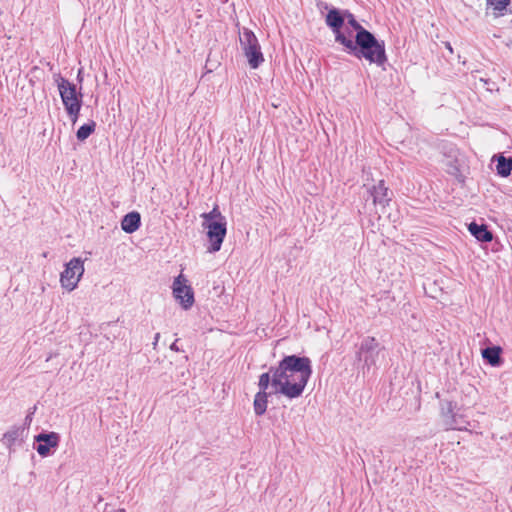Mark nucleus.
<instances>
[{
	"instance_id": "7ed1b4c3",
	"label": "nucleus",
	"mask_w": 512,
	"mask_h": 512,
	"mask_svg": "<svg viewBox=\"0 0 512 512\" xmlns=\"http://www.w3.org/2000/svg\"><path fill=\"white\" fill-rule=\"evenodd\" d=\"M382 350H384V347L380 345L375 337L366 336L361 340L357 346L356 359L362 362L364 372L376 368Z\"/></svg>"
},
{
	"instance_id": "39448f33",
	"label": "nucleus",
	"mask_w": 512,
	"mask_h": 512,
	"mask_svg": "<svg viewBox=\"0 0 512 512\" xmlns=\"http://www.w3.org/2000/svg\"><path fill=\"white\" fill-rule=\"evenodd\" d=\"M325 23L333 32L335 42L339 43L340 45H342L345 40L352 34V31H350L348 27L343 30V26L345 24L344 11H341L335 7L329 9L325 17Z\"/></svg>"
},
{
	"instance_id": "a211bd4d",
	"label": "nucleus",
	"mask_w": 512,
	"mask_h": 512,
	"mask_svg": "<svg viewBox=\"0 0 512 512\" xmlns=\"http://www.w3.org/2000/svg\"><path fill=\"white\" fill-rule=\"evenodd\" d=\"M497 174L501 177H508L512 173V157L500 155L497 158L496 165Z\"/></svg>"
},
{
	"instance_id": "4be33fe9",
	"label": "nucleus",
	"mask_w": 512,
	"mask_h": 512,
	"mask_svg": "<svg viewBox=\"0 0 512 512\" xmlns=\"http://www.w3.org/2000/svg\"><path fill=\"white\" fill-rule=\"evenodd\" d=\"M201 217L203 218V224H206L212 221L220 220V218L224 216L221 214L218 206H215L210 212L203 213Z\"/></svg>"
},
{
	"instance_id": "6e6552de",
	"label": "nucleus",
	"mask_w": 512,
	"mask_h": 512,
	"mask_svg": "<svg viewBox=\"0 0 512 512\" xmlns=\"http://www.w3.org/2000/svg\"><path fill=\"white\" fill-rule=\"evenodd\" d=\"M54 80L64 107L69 106L71 103L83 104V95L81 92H77L75 84L69 82L60 73L54 74Z\"/></svg>"
},
{
	"instance_id": "f257e3e1",
	"label": "nucleus",
	"mask_w": 512,
	"mask_h": 512,
	"mask_svg": "<svg viewBox=\"0 0 512 512\" xmlns=\"http://www.w3.org/2000/svg\"><path fill=\"white\" fill-rule=\"evenodd\" d=\"M272 386L275 392L289 399L300 397L312 375L310 358L299 355H287L278 366H271Z\"/></svg>"
},
{
	"instance_id": "f03ea898",
	"label": "nucleus",
	"mask_w": 512,
	"mask_h": 512,
	"mask_svg": "<svg viewBox=\"0 0 512 512\" xmlns=\"http://www.w3.org/2000/svg\"><path fill=\"white\" fill-rule=\"evenodd\" d=\"M342 46L343 51L347 54L357 59H365L370 64H376L379 67H383L388 61L384 41L378 40L368 30L355 34L354 39L352 35L349 36Z\"/></svg>"
},
{
	"instance_id": "20e7f679",
	"label": "nucleus",
	"mask_w": 512,
	"mask_h": 512,
	"mask_svg": "<svg viewBox=\"0 0 512 512\" xmlns=\"http://www.w3.org/2000/svg\"><path fill=\"white\" fill-rule=\"evenodd\" d=\"M239 41L250 68L257 69L264 62L258 38L252 30L243 28L239 32Z\"/></svg>"
},
{
	"instance_id": "bb28decb",
	"label": "nucleus",
	"mask_w": 512,
	"mask_h": 512,
	"mask_svg": "<svg viewBox=\"0 0 512 512\" xmlns=\"http://www.w3.org/2000/svg\"><path fill=\"white\" fill-rule=\"evenodd\" d=\"M177 342H178V339H176L171 345H170V349L174 352H179L180 351V348L178 347L177 345Z\"/></svg>"
},
{
	"instance_id": "393cba45",
	"label": "nucleus",
	"mask_w": 512,
	"mask_h": 512,
	"mask_svg": "<svg viewBox=\"0 0 512 512\" xmlns=\"http://www.w3.org/2000/svg\"><path fill=\"white\" fill-rule=\"evenodd\" d=\"M36 411V406H34L29 412L28 414L26 415L25 419H24V423L23 425H21L20 427H26V431L29 429L30 425H31V422H32V418H33V415Z\"/></svg>"
},
{
	"instance_id": "4468645a",
	"label": "nucleus",
	"mask_w": 512,
	"mask_h": 512,
	"mask_svg": "<svg viewBox=\"0 0 512 512\" xmlns=\"http://www.w3.org/2000/svg\"><path fill=\"white\" fill-rule=\"evenodd\" d=\"M140 225L141 216L137 211L129 212L121 220V229L127 234H132L137 231Z\"/></svg>"
},
{
	"instance_id": "aec40b11",
	"label": "nucleus",
	"mask_w": 512,
	"mask_h": 512,
	"mask_svg": "<svg viewBox=\"0 0 512 512\" xmlns=\"http://www.w3.org/2000/svg\"><path fill=\"white\" fill-rule=\"evenodd\" d=\"M345 19H347V24L350 26L355 34H360V31L364 32L367 29L364 28L355 18V16L350 13L348 10H344Z\"/></svg>"
},
{
	"instance_id": "ddd939ff",
	"label": "nucleus",
	"mask_w": 512,
	"mask_h": 512,
	"mask_svg": "<svg viewBox=\"0 0 512 512\" xmlns=\"http://www.w3.org/2000/svg\"><path fill=\"white\" fill-rule=\"evenodd\" d=\"M455 407L456 405L451 401L441 402V415L444 418L447 429H461L456 421Z\"/></svg>"
},
{
	"instance_id": "c85d7f7f",
	"label": "nucleus",
	"mask_w": 512,
	"mask_h": 512,
	"mask_svg": "<svg viewBox=\"0 0 512 512\" xmlns=\"http://www.w3.org/2000/svg\"><path fill=\"white\" fill-rule=\"evenodd\" d=\"M447 49H450L452 51V48L449 43L447 44Z\"/></svg>"
},
{
	"instance_id": "dca6fc26",
	"label": "nucleus",
	"mask_w": 512,
	"mask_h": 512,
	"mask_svg": "<svg viewBox=\"0 0 512 512\" xmlns=\"http://www.w3.org/2000/svg\"><path fill=\"white\" fill-rule=\"evenodd\" d=\"M501 353L500 346L486 347L482 350V357L491 366L498 367L502 363Z\"/></svg>"
},
{
	"instance_id": "6ab92c4d",
	"label": "nucleus",
	"mask_w": 512,
	"mask_h": 512,
	"mask_svg": "<svg viewBox=\"0 0 512 512\" xmlns=\"http://www.w3.org/2000/svg\"><path fill=\"white\" fill-rule=\"evenodd\" d=\"M96 128V123L94 121H90L89 123H85L80 126L76 132V137L79 141L86 140Z\"/></svg>"
},
{
	"instance_id": "5701e85b",
	"label": "nucleus",
	"mask_w": 512,
	"mask_h": 512,
	"mask_svg": "<svg viewBox=\"0 0 512 512\" xmlns=\"http://www.w3.org/2000/svg\"><path fill=\"white\" fill-rule=\"evenodd\" d=\"M81 107H82V104H76V103H71V104H69V106L67 105V107H65V110L73 124L78 120Z\"/></svg>"
},
{
	"instance_id": "b1692460",
	"label": "nucleus",
	"mask_w": 512,
	"mask_h": 512,
	"mask_svg": "<svg viewBox=\"0 0 512 512\" xmlns=\"http://www.w3.org/2000/svg\"><path fill=\"white\" fill-rule=\"evenodd\" d=\"M509 3L510 0H488V4L491 5L493 9L498 12H502L503 10H505ZM500 14L501 13H497L496 16Z\"/></svg>"
},
{
	"instance_id": "0eeeda50",
	"label": "nucleus",
	"mask_w": 512,
	"mask_h": 512,
	"mask_svg": "<svg viewBox=\"0 0 512 512\" xmlns=\"http://www.w3.org/2000/svg\"><path fill=\"white\" fill-rule=\"evenodd\" d=\"M227 222L225 217H221L220 220L212 221L203 224V227L207 229V237L210 243L208 251L211 253L218 252L221 249L223 240L226 236Z\"/></svg>"
},
{
	"instance_id": "cd10ccee",
	"label": "nucleus",
	"mask_w": 512,
	"mask_h": 512,
	"mask_svg": "<svg viewBox=\"0 0 512 512\" xmlns=\"http://www.w3.org/2000/svg\"><path fill=\"white\" fill-rule=\"evenodd\" d=\"M160 339V333H156L155 336H154V341H153V347L154 349L156 348L157 344H158V341Z\"/></svg>"
},
{
	"instance_id": "f3484780",
	"label": "nucleus",
	"mask_w": 512,
	"mask_h": 512,
	"mask_svg": "<svg viewBox=\"0 0 512 512\" xmlns=\"http://www.w3.org/2000/svg\"><path fill=\"white\" fill-rule=\"evenodd\" d=\"M271 393L268 392H257L253 401L254 412L257 416L265 414L268 405V397Z\"/></svg>"
},
{
	"instance_id": "2eb2a0df",
	"label": "nucleus",
	"mask_w": 512,
	"mask_h": 512,
	"mask_svg": "<svg viewBox=\"0 0 512 512\" xmlns=\"http://www.w3.org/2000/svg\"><path fill=\"white\" fill-rule=\"evenodd\" d=\"M468 230L471 233V235L474 236L480 242H490L493 239L491 231H489L487 226L484 224H477L476 222H471L468 225Z\"/></svg>"
},
{
	"instance_id": "a878e982",
	"label": "nucleus",
	"mask_w": 512,
	"mask_h": 512,
	"mask_svg": "<svg viewBox=\"0 0 512 512\" xmlns=\"http://www.w3.org/2000/svg\"><path fill=\"white\" fill-rule=\"evenodd\" d=\"M447 166H448V168H447L448 173H450L452 175H456L459 172V168L457 166L456 160H449L447 163Z\"/></svg>"
},
{
	"instance_id": "9d476101",
	"label": "nucleus",
	"mask_w": 512,
	"mask_h": 512,
	"mask_svg": "<svg viewBox=\"0 0 512 512\" xmlns=\"http://www.w3.org/2000/svg\"><path fill=\"white\" fill-rule=\"evenodd\" d=\"M60 439L57 432H41L34 436V442L37 443L34 448L41 457H47L59 446Z\"/></svg>"
},
{
	"instance_id": "412c9836",
	"label": "nucleus",
	"mask_w": 512,
	"mask_h": 512,
	"mask_svg": "<svg viewBox=\"0 0 512 512\" xmlns=\"http://www.w3.org/2000/svg\"><path fill=\"white\" fill-rule=\"evenodd\" d=\"M270 384L272 385V372L269 370L268 372L262 373L259 376V381H258L259 392H263V391L267 392V389Z\"/></svg>"
},
{
	"instance_id": "9b49d317",
	"label": "nucleus",
	"mask_w": 512,
	"mask_h": 512,
	"mask_svg": "<svg viewBox=\"0 0 512 512\" xmlns=\"http://www.w3.org/2000/svg\"><path fill=\"white\" fill-rule=\"evenodd\" d=\"M26 434V427L14 425L3 434L1 442L5 447L11 450L16 443L20 445L24 442Z\"/></svg>"
},
{
	"instance_id": "423d86ee",
	"label": "nucleus",
	"mask_w": 512,
	"mask_h": 512,
	"mask_svg": "<svg viewBox=\"0 0 512 512\" xmlns=\"http://www.w3.org/2000/svg\"><path fill=\"white\" fill-rule=\"evenodd\" d=\"M84 273V262L79 257L72 258L66 265L64 271L60 275L61 286L72 291Z\"/></svg>"
},
{
	"instance_id": "f8f14e48",
	"label": "nucleus",
	"mask_w": 512,
	"mask_h": 512,
	"mask_svg": "<svg viewBox=\"0 0 512 512\" xmlns=\"http://www.w3.org/2000/svg\"><path fill=\"white\" fill-rule=\"evenodd\" d=\"M388 192L389 190L385 186L384 180H380L377 185H374L369 189V193L373 198V203L380 204L382 206H385L391 201Z\"/></svg>"
},
{
	"instance_id": "1a4fd4ad",
	"label": "nucleus",
	"mask_w": 512,
	"mask_h": 512,
	"mask_svg": "<svg viewBox=\"0 0 512 512\" xmlns=\"http://www.w3.org/2000/svg\"><path fill=\"white\" fill-rule=\"evenodd\" d=\"M173 296L183 309L187 310L194 304V292L191 286L187 285V279L182 274L178 275L172 285Z\"/></svg>"
}]
</instances>
